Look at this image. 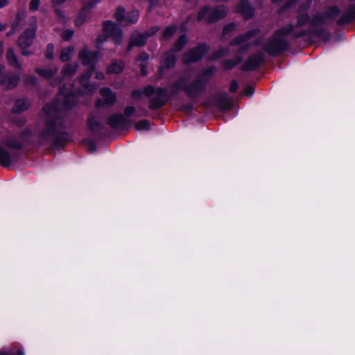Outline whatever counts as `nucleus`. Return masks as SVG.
I'll return each instance as SVG.
<instances>
[{
	"mask_svg": "<svg viewBox=\"0 0 355 355\" xmlns=\"http://www.w3.org/2000/svg\"><path fill=\"white\" fill-rule=\"evenodd\" d=\"M188 42L187 36L186 34L180 35L178 40L174 42L173 47L170 49L174 53L180 52L186 46Z\"/></svg>",
	"mask_w": 355,
	"mask_h": 355,
	"instance_id": "24",
	"label": "nucleus"
},
{
	"mask_svg": "<svg viewBox=\"0 0 355 355\" xmlns=\"http://www.w3.org/2000/svg\"><path fill=\"white\" fill-rule=\"evenodd\" d=\"M103 31L108 37L113 38L115 44H119L122 41V31L119 26L111 21H104L103 24Z\"/></svg>",
	"mask_w": 355,
	"mask_h": 355,
	"instance_id": "8",
	"label": "nucleus"
},
{
	"mask_svg": "<svg viewBox=\"0 0 355 355\" xmlns=\"http://www.w3.org/2000/svg\"><path fill=\"white\" fill-rule=\"evenodd\" d=\"M135 129L137 130H149L150 124L147 120H141L135 124Z\"/></svg>",
	"mask_w": 355,
	"mask_h": 355,
	"instance_id": "40",
	"label": "nucleus"
},
{
	"mask_svg": "<svg viewBox=\"0 0 355 355\" xmlns=\"http://www.w3.org/2000/svg\"><path fill=\"white\" fill-rule=\"evenodd\" d=\"M216 104L220 111L230 110L233 107V102L227 94L220 93L216 97Z\"/></svg>",
	"mask_w": 355,
	"mask_h": 355,
	"instance_id": "19",
	"label": "nucleus"
},
{
	"mask_svg": "<svg viewBox=\"0 0 355 355\" xmlns=\"http://www.w3.org/2000/svg\"><path fill=\"white\" fill-rule=\"evenodd\" d=\"M230 53V49L229 48H223L220 47L218 50L214 51L211 55L209 57V60L214 61L220 58H222L226 55H227Z\"/></svg>",
	"mask_w": 355,
	"mask_h": 355,
	"instance_id": "32",
	"label": "nucleus"
},
{
	"mask_svg": "<svg viewBox=\"0 0 355 355\" xmlns=\"http://www.w3.org/2000/svg\"><path fill=\"white\" fill-rule=\"evenodd\" d=\"M17 20L16 21H15L12 24V32H15V30H16V27L17 26H19V15H17Z\"/></svg>",
	"mask_w": 355,
	"mask_h": 355,
	"instance_id": "62",
	"label": "nucleus"
},
{
	"mask_svg": "<svg viewBox=\"0 0 355 355\" xmlns=\"http://www.w3.org/2000/svg\"><path fill=\"white\" fill-rule=\"evenodd\" d=\"M94 69V66H89L88 69L80 77V83H83V81H87L91 78Z\"/></svg>",
	"mask_w": 355,
	"mask_h": 355,
	"instance_id": "39",
	"label": "nucleus"
},
{
	"mask_svg": "<svg viewBox=\"0 0 355 355\" xmlns=\"http://www.w3.org/2000/svg\"><path fill=\"white\" fill-rule=\"evenodd\" d=\"M294 27L290 24L276 30L264 44V51L272 56H278L287 51L290 44L285 37L293 32Z\"/></svg>",
	"mask_w": 355,
	"mask_h": 355,
	"instance_id": "3",
	"label": "nucleus"
},
{
	"mask_svg": "<svg viewBox=\"0 0 355 355\" xmlns=\"http://www.w3.org/2000/svg\"><path fill=\"white\" fill-rule=\"evenodd\" d=\"M36 81H37V79L34 76H28L26 78V83L28 84V85H34L36 84Z\"/></svg>",
	"mask_w": 355,
	"mask_h": 355,
	"instance_id": "57",
	"label": "nucleus"
},
{
	"mask_svg": "<svg viewBox=\"0 0 355 355\" xmlns=\"http://www.w3.org/2000/svg\"><path fill=\"white\" fill-rule=\"evenodd\" d=\"M237 12L249 19L254 14V8L247 0H241L237 6Z\"/></svg>",
	"mask_w": 355,
	"mask_h": 355,
	"instance_id": "20",
	"label": "nucleus"
},
{
	"mask_svg": "<svg viewBox=\"0 0 355 355\" xmlns=\"http://www.w3.org/2000/svg\"><path fill=\"white\" fill-rule=\"evenodd\" d=\"M100 94L103 98H99L96 102V106L101 107L102 106H112L116 101V94L109 88L103 87L100 90Z\"/></svg>",
	"mask_w": 355,
	"mask_h": 355,
	"instance_id": "12",
	"label": "nucleus"
},
{
	"mask_svg": "<svg viewBox=\"0 0 355 355\" xmlns=\"http://www.w3.org/2000/svg\"><path fill=\"white\" fill-rule=\"evenodd\" d=\"M254 89L252 86H248L245 90L246 96H251L254 93Z\"/></svg>",
	"mask_w": 355,
	"mask_h": 355,
	"instance_id": "58",
	"label": "nucleus"
},
{
	"mask_svg": "<svg viewBox=\"0 0 355 355\" xmlns=\"http://www.w3.org/2000/svg\"><path fill=\"white\" fill-rule=\"evenodd\" d=\"M146 40L145 37L143 36L141 33L139 31H135L132 33L129 43L127 46V51H130L134 46L141 47L146 44Z\"/></svg>",
	"mask_w": 355,
	"mask_h": 355,
	"instance_id": "18",
	"label": "nucleus"
},
{
	"mask_svg": "<svg viewBox=\"0 0 355 355\" xmlns=\"http://www.w3.org/2000/svg\"><path fill=\"white\" fill-rule=\"evenodd\" d=\"M84 6L78 12V15L75 20V25L76 26H81L85 22L87 21L91 18V12L89 9L93 6L92 3H89L87 5L85 1H83Z\"/></svg>",
	"mask_w": 355,
	"mask_h": 355,
	"instance_id": "16",
	"label": "nucleus"
},
{
	"mask_svg": "<svg viewBox=\"0 0 355 355\" xmlns=\"http://www.w3.org/2000/svg\"><path fill=\"white\" fill-rule=\"evenodd\" d=\"M243 60L241 55H236L232 60H225L222 62L223 67L225 70H230L235 66L241 63Z\"/></svg>",
	"mask_w": 355,
	"mask_h": 355,
	"instance_id": "29",
	"label": "nucleus"
},
{
	"mask_svg": "<svg viewBox=\"0 0 355 355\" xmlns=\"http://www.w3.org/2000/svg\"><path fill=\"white\" fill-rule=\"evenodd\" d=\"M141 73L142 76H145L147 75V67L144 64H140Z\"/></svg>",
	"mask_w": 355,
	"mask_h": 355,
	"instance_id": "59",
	"label": "nucleus"
},
{
	"mask_svg": "<svg viewBox=\"0 0 355 355\" xmlns=\"http://www.w3.org/2000/svg\"><path fill=\"white\" fill-rule=\"evenodd\" d=\"M156 90L153 86L148 85L144 88L143 94L146 96H151L155 94Z\"/></svg>",
	"mask_w": 355,
	"mask_h": 355,
	"instance_id": "45",
	"label": "nucleus"
},
{
	"mask_svg": "<svg viewBox=\"0 0 355 355\" xmlns=\"http://www.w3.org/2000/svg\"><path fill=\"white\" fill-rule=\"evenodd\" d=\"M84 142L87 143L88 144V150L91 153L94 152L96 150V145L94 142L92 141H87L86 140Z\"/></svg>",
	"mask_w": 355,
	"mask_h": 355,
	"instance_id": "54",
	"label": "nucleus"
},
{
	"mask_svg": "<svg viewBox=\"0 0 355 355\" xmlns=\"http://www.w3.org/2000/svg\"><path fill=\"white\" fill-rule=\"evenodd\" d=\"M177 26L175 25L167 26L162 33V39L165 41L169 40L175 33Z\"/></svg>",
	"mask_w": 355,
	"mask_h": 355,
	"instance_id": "33",
	"label": "nucleus"
},
{
	"mask_svg": "<svg viewBox=\"0 0 355 355\" xmlns=\"http://www.w3.org/2000/svg\"><path fill=\"white\" fill-rule=\"evenodd\" d=\"M80 84L85 89L87 90L90 93L94 92L96 89V87L89 83L87 81H83V83H80Z\"/></svg>",
	"mask_w": 355,
	"mask_h": 355,
	"instance_id": "48",
	"label": "nucleus"
},
{
	"mask_svg": "<svg viewBox=\"0 0 355 355\" xmlns=\"http://www.w3.org/2000/svg\"><path fill=\"white\" fill-rule=\"evenodd\" d=\"M40 4V0H31L29 4V8L32 11L37 10Z\"/></svg>",
	"mask_w": 355,
	"mask_h": 355,
	"instance_id": "49",
	"label": "nucleus"
},
{
	"mask_svg": "<svg viewBox=\"0 0 355 355\" xmlns=\"http://www.w3.org/2000/svg\"><path fill=\"white\" fill-rule=\"evenodd\" d=\"M61 97L63 99L62 103L57 101L43 107L46 114V128L40 135V141L42 144H51L53 148H62L69 140V135L65 130L62 118L65 110L69 109L74 104L76 96L70 93L60 96L58 99Z\"/></svg>",
	"mask_w": 355,
	"mask_h": 355,
	"instance_id": "1",
	"label": "nucleus"
},
{
	"mask_svg": "<svg viewBox=\"0 0 355 355\" xmlns=\"http://www.w3.org/2000/svg\"><path fill=\"white\" fill-rule=\"evenodd\" d=\"M128 121L121 114H115L112 115L107 120V123L112 128H116L119 126L124 125Z\"/></svg>",
	"mask_w": 355,
	"mask_h": 355,
	"instance_id": "22",
	"label": "nucleus"
},
{
	"mask_svg": "<svg viewBox=\"0 0 355 355\" xmlns=\"http://www.w3.org/2000/svg\"><path fill=\"white\" fill-rule=\"evenodd\" d=\"M139 18V12L133 10L130 12L125 18V25L128 26L131 24L135 23Z\"/></svg>",
	"mask_w": 355,
	"mask_h": 355,
	"instance_id": "35",
	"label": "nucleus"
},
{
	"mask_svg": "<svg viewBox=\"0 0 355 355\" xmlns=\"http://www.w3.org/2000/svg\"><path fill=\"white\" fill-rule=\"evenodd\" d=\"M6 58L8 62L14 67L19 69L21 67L20 64L18 62L17 58L14 53V50L12 48H9L6 53Z\"/></svg>",
	"mask_w": 355,
	"mask_h": 355,
	"instance_id": "31",
	"label": "nucleus"
},
{
	"mask_svg": "<svg viewBox=\"0 0 355 355\" xmlns=\"http://www.w3.org/2000/svg\"><path fill=\"white\" fill-rule=\"evenodd\" d=\"M306 34V31H300L299 33H294L293 34V37L295 38V39H297V38H299V37H302V36H304V35Z\"/></svg>",
	"mask_w": 355,
	"mask_h": 355,
	"instance_id": "61",
	"label": "nucleus"
},
{
	"mask_svg": "<svg viewBox=\"0 0 355 355\" xmlns=\"http://www.w3.org/2000/svg\"><path fill=\"white\" fill-rule=\"evenodd\" d=\"M36 30L35 28H26L23 33L19 37L17 40V45L21 51V53L23 55H31L33 52L31 50H28L33 43L35 37Z\"/></svg>",
	"mask_w": 355,
	"mask_h": 355,
	"instance_id": "6",
	"label": "nucleus"
},
{
	"mask_svg": "<svg viewBox=\"0 0 355 355\" xmlns=\"http://www.w3.org/2000/svg\"><path fill=\"white\" fill-rule=\"evenodd\" d=\"M20 76L17 73H8L2 76L0 84L4 86L6 89H12L18 85Z\"/></svg>",
	"mask_w": 355,
	"mask_h": 355,
	"instance_id": "17",
	"label": "nucleus"
},
{
	"mask_svg": "<svg viewBox=\"0 0 355 355\" xmlns=\"http://www.w3.org/2000/svg\"><path fill=\"white\" fill-rule=\"evenodd\" d=\"M78 64H67L62 69L63 76H73L76 71Z\"/></svg>",
	"mask_w": 355,
	"mask_h": 355,
	"instance_id": "34",
	"label": "nucleus"
},
{
	"mask_svg": "<svg viewBox=\"0 0 355 355\" xmlns=\"http://www.w3.org/2000/svg\"><path fill=\"white\" fill-rule=\"evenodd\" d=\"M186 83L185 78L182 77L179 78L175 83H174L172 85L171 93L175 94L180 89L184 90V83Z\"/></svg>",
	"mask_w": 355,
	"mask_h": 355,
	"instance_id": "36",
	"label": "nucleus"
},
{
	"mask_svg": "<svg viewBox=\"0 0 355 355\" xmlns=\"http://www.w3.org/2000/svg\"><path fill=\"white\" fill-rule=\"evenodd\" d=\"M69 52L67 51V49H62L61 51V53H60V60L62 61V62H65V61H67L69 60Z\"/></svg>",
	"mask_w": 355,
	"mask_h": 355,
	"instance_id": "51",
	"label": "nucleus"
},
{
	"mask_svg": "<svg viewBox=\"0 0 355 355\" xmlns=\"http://www.w3.org/2000/svg\"><path fill=\"white\" fill-rule=\"evenodd\" d=\"M98 51H87L83 49L79 52L78 57L83 65L94 66L98 61Z\"/></svg>",
	"mask_w": 355,
	"mask_h": 355,
	"instance_id": "15",
	"label": "nucleus"
},
{
	"mask_svg": "<svg viewBox=\"0 0 355 355\" xmlns=\"http://www.w3.org/2000/svg\"><path fill=\"white\" fill-rule=\"evenodd\" d=\"M297 0H288L286 1L282 6L280 8L279 12H283L290 8H291L295 3Z\"/></svg>",
	"mask_w": 355,
	"mask_h": 355,
	"instance_id": "46",
	"label": "nucleus"
},
{
	"mask_svg": "<svg viewBox=\"0 0 355 355\" xmlns=\"http://www.w3.org/2000/svg\"><path fill=\"white\" fill-rule=\"evenodd\" d=\"M36 73L45 78H51L53 77L58 72V68L54 67L53 69H41L37 68L35 70Z\"/></svg>",
	"mask_w": 355,
	"mask_h": 355,
	"instance_id": "30",
	"label": "nucleus"
},
{
	"mask_svg": "<svg viewBox=\"0 0 355 355\" xmlns=\"http://www.w3.org/2000/svg\"><path fill=\"white\" fill-rule=\"evenodd\" d=\"M135 112V107L133 106H128L124 110V113L127 116H131Z\"/></svg>",
	"mask_w": 355,
	"mask_h": 355,
	"instance_id": "52",
	"label": "nucleus"
},
{
	"mask_svg": "<svg viewBox=\"0 0 355 355\" xmlns=\"http://www.w3.org/2000/svg\"><path fill=\"white\" fill-rule=\"evenodd\" d=\"M31 135V132L28 130L23 131L17 137H10L4 139L3 144L6 147L10 149L11 151L17 152L20 150L24 142L27 141Z\"/></svg>",
	"mask_w": 355,
	"mask_h": 355,
	"instance_id": "7",
	"label": "nucleus"
},
{
	"mask_svg": "<svg viewBox=\"0 0 355 355\" xmlns=\"http://www.w3.org/2000/svg\"><path fill=\"white\" fill-rule=\"evenodd\" d=\"M204 81L198 78L191 82L189 84L184 83V91L189 98H196L205 89Z\"/></svg>",
	"mask_w": 355,
	"mask_h": 355,
	"instance_id": "10",
	"label": "nucleus"
},
{
	"mask_svg": "<svg viewBox=\"0 0 355 355\" xmlns=\"http://www.w3.org/2000/svg\"><path fill=\"white\" fill-rule=\"evenodd\" d=\"M257 33H258V31L255 29L248 31L246 33H245L244 34L240 35L237 36L236 37L232 39L230 41V44L231 46H235V45H239L242 43L246 42L251 38L255 37L257 35Z\"/></svg>",
	"mask_w": 355,
	"mask_h": 355,
	"instance_id": "21",
	"label": "nucleus"
},
{
	"mask_svg": "<svg viewBox=\"0 0 355 355\" xmlns=\"http://www.w3.org/2000/svg\"><path fill=\"white\" fill-rule=\"evenodd\" d=\"M236 28V24L234 23H230L224 26L222 35L223 36H225L228 34H230Z\"/></svg>",
	"mask_w": 355,
	"mask_h": 355,
	"instance_id": "42",
	"label": "nucleus"
},
{
	"mask_svg": "<svg viewBox=\"0 0 355 355\" xmlns=\"http://www.w3.org/2000/svg\"><path fill=\"white\" fill-rule=\"evenodd\" d=\"M125 9L122 7H119L117 8L114 13V17L120 23L124 22L125 21Z\"/></svg>",
	"mask_w": 355,
	"mask_h": 355,
	"instance_id": "38",
	"label": "nucleus"
},
{
	"mask_svg": "<svg viewBox=\"0 0 355 355\" xmlns=\"http://www.w3.org/2000/svg\"><path fill=\"white\" fill-rule=\"evenodd\" d=\"M355 18V6L352 5L349 9L343 14L341 17L337 21L339 25L347 24Z\"/></svg>",
	"mask_w": 355,
	"mask_h": 355,
	"instance_id": "23",
	"label": "nucleus"
},
{
	"mask_svg": "<svg viewBox=\"0 0 355 355\" xmlns=\"http://www.w3.org/2000/svg\"><path fill=\"white\" fill-rule=\"evenodd\" d=\"M162 58V61L161 62V65L159 66L158 71L160 78L162 76L164 69H170L173 68L176 62V56L175 53L171 50L164 53Z\"/></svg>",
	"mask_w": 355,
	"mask_h": 355,
	"instance_id": "13",
	"label": "nucleus"
},
{
	"mask_svg": "<svg viewBox=\"0 0 355 355\" xmlns=\"http://www.w3.org/2000/svg\"><path fill=\"white\" fill-rule=\"evenodd\" d=\"M139 61L146 62L148 60V55L146 52H141L137 57Z\"/></svg>",
	"mask_w": 355,
	"mask_h": 355,
	"instance_id": "55",
	"label": "nucleus"
},
{
	"mask_svg": "<svg viewBox=\"0 0 355 355\" xmlns=\"http://www.w3.org/2000/svg\"><path fill=\"white\" fill-rule=\"evenodd\" d=\"M54 46L52 44H49L46 47L45 52V56L47 59H53V58Z\"/></svg>",
	"mask_w": 355,
	"mask_h": 355,
	"instance_id": "43",
	"label": "nucleus"
},
{
	"mask_svg": "<svg viewBox=\"0 0 355 355\" xmlns=\"http://www.w3.org/2000/svg\"><path fill=\"white\" fill-rule=\"evenodd\" d=\"M104 74L101 72H97L96 73V78L98 80H102L104 78Z\"/></svg>",
	"mask_w": 355,
	"mask_h": 355,
	"instance_id": "64",
	"label": "nucleus"
},
{
	"mask_svg": "<svg viewBox=\"0 0 355 355\" xmlns=\"http://www.w3.org/2000/svg\"><path fill=\"white\" fill-rule=\"evenodd\" d=\"M340 10L336 6H333L321 14L314 16L311 21L310 26L312 29L310 33L321 38V40L326 42L330 40L331 33L322 26L332 22L340 14Z\"/></svg>",
	"mask_w": 355,
	"mask_h": 355,
	"instance_id": "2",
	"label": "nucleus"
},
{
	"mask_svg": "<svg viewBox=\"0 0 355 355\" xmlns=\"http://www.w3.org/2000/svg\"><path fill=\"white\" fill-rule=\"evenodd\" d=\"M250 48V44H245L240 46L235 52V55H241V54L245 53Z\"/></svg>",
	"mask_w": 355,
	"mask_h": 355,
	"instance_id": "47",
	"label": "nucleus"
},
{
	"mask_svg": "<svg viewBox=\"0 0 355 355\" xmlns=\"http://www.w3.org/2000/svg\"><path fill=\"white\" fill-rule=\"evenodd\" d=\"M30 105L31 103L27 99H18L15 101L12 110L15 113H20L28 110L30 107Z\"/></svg>",
	"mask_w": 355,
	"mask_h": 355,
	"instance_id": "25",
	"label": "nucleus"
},
{
	"mask_svg": "<svg viewBox=\"0 0 355 355\" xmlns=\"http://www.w3.org/2000/svg\"><path fill=\"white\" fill-rule=\"evenodd\" d=\"M208 50L209 46L206 44H198L195 47L187 50L183 53L182 61L184 64L196 62L202 58Z\"/></svg>",
	"mask_w": 355,
	"mask_h": 355,
	"instance_id": "5",
	"label": "nucleus"
},
{
	"mask_svg": "<svg viewBox=\"0 0 355 355\" xmlns=\"http://www.w3.org/2000/svg\"><path fill=\"white\" fill-rule=\"evenodd\" d=\"M73 31L67 29L62 33L61 37L64 41H69L72 38Z\"/></svg>",
	"mask_w": 355,
	"mask_h": 355,
	"instance_id": "44",
	"label": "nucleus"
},
{
	"mask_svg": "<svg viewBox=\"0 0 355 355\" xmlns=\"http://www.w3.org/2000/svg\"><path fill=\"white\" fill-rule=\"evenodd\" d=\"M265 57V53L262 51L251 55L241 65V69L245 71L254 70L264 61Z\"/></svg>",
	"mask_w": 355,
	"mask_h": 355,
	"instance_id": "11",
	"label": "nucleus"
},
{
	"mask_svg": "<svg viewBox=\"0 0 355 355\" xmlns=\"http://www.w3.org/2000/svg\"><path fill=\"white\" fill-rule=\"evenodd\" d=\"M67 0H52V6L55 7L63 4Z\"/></svg>",
	"mask_w": 355,
	"mask_h": 355,
	"instance_id": "60",
	"label": "nucleus"
},
{
	"mask_svg": "<svg viewBox=\"0 0 355 355\" xmlns=\"http://www.w3.org/2000/svg\"><path fill=\"white\" fill-rule=\"evenodd\" d=\"M216 72V68L214 66H211L205 69H203L198 74L197 78L200 79L202 81H204L205 85L206 86L207 83L209 80L213 76L214 73Z\"/></svg>",
	"mask_w": 355,
	"mask_h": 355,
	"instance_id": "26",
	"label": "nucleus"
},
{
	"mask_svg": "<svg viewBox=\"0 0 355 355\" xmlns=\"http://www.w3.org/2000/svg\"><path fill=\"white\" fill-rule=\"evenodd\" d=\"M87 123L89 129L94 135H96L100 132L104 128V125L98 121L94 116H90L88 119Z\"/></svg>",
	"mask_w": 355,
	"mask_h": 355,
	"instance_id": "27",
	"label": "nucleus"
},
{
	"mask_svg": "<svg viewBox=\"0 0 355 355\" xmlns=\"http://www.w3.org/2000/svg\"><path fill=\"white\" fill-rule=\"evenodd\" d=\"M193 105L191 103H188L182 107V110L187 114H189L193 110Z\"/></svg>",
	"mask_w": 355,
	"mask_h": 355,
	"instance_id": "53",
	"label": "nucleus"
},
{
	"mask_svg": "<svg viewBox=\"0 0 355 355\" xmlns=\"http://www.w3.org/2000/svg\"><path fill=\"white\" fill-rule=\"evenodd\" d=\"M159 28L158 26H153L141 34L145 37V40H147L148 38L155 34L159 31Z\"/></svg>",
	"mask_w": 355,
	"mask_h": 355,
	"instance_id": "41",
	"label": "nucleus"
},
{
	"mask_svg": "<svg viewBox=\"0 0 355 355\" xmlns=\"http://www.w3.org/2000/svg\"><path fill=\"white\" fill-rule=\"evenodd\" d=\"M124 67L125 64L122 60L114 61L111 63L106 72L107 73L119 74L123 71Z\"/></svg>",
	"mask_w": 355,
	"mask_h": 355,
	"instance_id": "28",
	"label": "nucleus"
},
{
	"mask_svg": "<svg viewBox=\"0 0 355 355\" xmlns=\"http://www.w3.org/2000/svg\"><path fill=\"white\" fill-rule=\"evenodd\" d=\"M19 153L8 150L5 146H0V165L8 168L10 166L13 159H17Z\"/></svg>",
	"mask_w": 355,
	"mask_h": 355,
	"instance_id": "14",
	"label": "nucleus"
},
{
	"mask_svg": "<svg viewBox=\"0 0 355 355\" xmlns=\"http://www.w3.org/2000/svg\"><path fill=\"white\" fill-rule=\"evenodd\" d=\"M156 96L151 98L149 108L156 110L163 107L169 98V94L166 88H158L155 92Z\"/></svg>",
	"mask_w": 355,
	"mask_h": 355,
	"instance_id": "9",
	"label": "nucleus"
},
{
	"mask_svg": "<svg viewBox=\"0 0 355 355\" xmlns=\"http://www.w3.org/2000/svg\"><path fill=\"white\" fill-rule=\"evenodd\" d=\"M238 83L236 80H232V83H231V85H230V92H232V93H234L236 92L237 89H238Z\"/></svg>",
	"mask_w": 355,
	"mask_h": 355,
	"instance_id": "56",
	"label": "nucleus"
},
{
	"mask_svg": "<svg viewBox=\"0 0 355 355\" xmlns=\"http://www.w3.org/2000/svg\"><path fill=\"white\" fill-rule=\"evenodd\" d=\"M107 37L108 36L105 33L98 35L96 40L97 46H99V45L107 40Z\"/></svg>",
	"mask_w": 355,
	"mask_h": 355,
	"instance_id": "50",
	"label": "nucleus"
},
{
	"mask_svg": "<svg viewBox=\"0 0 355 355\" xmlns=\"http://www.w3.org/2000/svg\"><path fill=\"white\" fill-rule=\"evenodd\" d=\"M141 93L139 90H134L132 93V96L134 98H139L141 96Z\"/></svg>",
	"mask_w": 355,
	"mask_h": 355,
	"instance_id": "63",
	"label": "nucleus"
},
{
	"mask_svg": "<svg viewBox=\"0 0 355 355\" xmlns=\"http://www.w3.org/2000/svg\"><path fill=\"white\" fill-rule=\"evenodd\" d=\"M297 21L295 26H302L306 24L307 22L311 21L310 17L307 14L299 15L297 17Z\"/></svg>",
	"mask_w": 355,
	"mask_h": 355,
	"instance_id": "37",
	"label": "nucleus"
},
{
	"mask_svg": "<svg viewBox=\"0 0 355 355\" xmlns=\"http://www.w3.org/2000/svg\"><path fill=\"white\" fill-rule=\"evenodd\" d=\"M227 14V9L223 5L214 8L204 6L200 8L196 19L198 21H203L206 24H211L225 17Z\"/></svg>",
	"mask_w": 355,
	"mask_h": 355,
	"instance_id": "4",
	"label": "nucleus"
}]
</instances>
